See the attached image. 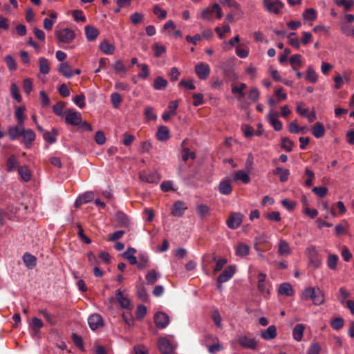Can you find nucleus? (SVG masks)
I'll list each match as a JSON object with an SVG mask.
<instances>
[{"instance_id":"58836bf2","label":"nucleus","mask_w":354,"mask_h":354,"mask_svg":"<svg viewBox=\"0 0 354 354\" xmlns=\"http://www.w3.org/2000/svg\"><path fill=\"white\" fill-rule=\"evenodd\" d=\"M136 250L135 248H129L126 252H124L123 256L127 259L131 265L137 264L136 257L134 256Z\"/></svg>"},{"instance_id":"72a5a7b5","label":"nucleus","mask_w":354,"mask_h":354,"mask_svg":"<svg viewBox=\"0 0 354 354\" xmlns=\"http://www.w3.org/2000/svg\"><path fill=\"white\" fill-rule=\"evenodd\" d=\"M304 329L305 327L303 324H299L295 326L292 330V337L296 341L299 342L301 340Z\"/></svg>"},{"instance_id":"39448f33","label":"nucleus","mask_w":354,"mask_h":354,"mask_svg":"<svg viewBox=\"0 0 354 354\" xmlns=\"http://www.w3.org/2000/svg\"><path fill=\"white\" fill-rule=\"evenodd\" d=\"M263 5L269 13L275 15L279 14L283 6L279 0H263Z\"/></svg>"},{"instance_id":"bb28decb","label":"nucleus","mask_w":354,"mask_h":354,"mask_svg":"<svg viewBox=\"0 0 354 354\" xmlns=\"http://www.w3.org/2000/svg\"><path fill=\"white\" fill-rule=\"evenodd\" d=\"M85 35L88 41L95 40L99 35L97 28L91 26H85Z\"/></svg>"},{"instance_id":"e433bc0d","label":"nucleus","mask_w":354,"mask_h":354,"mask_svg":"<svg viewBox=\"0 0 354 354\" xmlns=\"http://www.w3.org/2000/svg\"><path fill=\"white\" fill-rule=\"evenodd\" d=\"M115 221L118 222V225L120 227H128L129 226V219L127 215L121 212H118L115 214Z\"/></svg>"},{"instance_id":"a878e982","label":"nucleus","mask_w":354,"mask_h":354,"mask_svg":"<svg viewBox=\"0 0 354 354\" xmlns=\"http://www.w3.org/2000/svg\"><path fill=\"white\" fill-rule=\"evenodd\" d=\"M23 261H24L25 266L28 269H32L36 266V263H37L36 257L29 253H25L24 254Z\"/></svg>"},{"instance_id":"e2e57ef3","label":"nucleus","mask_w":354,"mask_h":354,"mask_svg":"<svg viewBox=\"0 0 354 354\" xmlns=\"http://www.w3.org/2000/svg\"><path fill=\"white\" fill-rule=\"evenodd\" d=\"M321 351V346L320 345L317 343L314 342L311 344L309 346V348L307 350V354H319Z\"/></svg>"},{"instance_id":"0eeeda50","label":"nucleus","mask_w":354,"mask_h":354,"mask_svg":"<svg viewBox=\"0 0 354 354\" xmlns=\"http://www.w3.org/2000/svg\"><path fill=\"white\" fill-rule=\"evenodd\" d=\"M64 120L66 124L78 126L81 122L82 115L78 111L68 109L65 111Z\"/></svg>"},{"instance_id":"4be33fe9","label":"nucleus","mask_w":354,"mask_h":354,"mask_svg":"<svg viewBox=\"0 0 354 354\" xmlns=\"http://www.w3.org/2000/svg\"><path fill=\"white\" fill-rule=\"evenodd\" d=\"M185 209H187L185 204L181 201H178L174 203L171 213L174 216L179 217L184 214Z\"/></svg>"},{"instance_id":"37998d69","label":"nucleus","mask_w":354,"mask_h":354,"mask_svg":"<svg viewBox=\"0 0 354 354\" xmlns=\"http://www.w3.org/2000/svg\"><path fill=\"white\" fill-rule=\"evenodd\" d=\"M26 109L24 106H18L15 109V115L19 125L24 126V111Z\"/></svg>"},{"instance_id":"79ce46f5","label":"nucleus","mask_w":354,"mask_h":354,"mask_svg":"<svg viewBox=\"0 0 354 354\" xmlns=\"http://www.w3.org/2000/svg\"><path fill=\"white\" fill-rule=\"evenodd\" d=\"M250 248L248 245L240 243L236 248V255L239 257H245L249 254Z\"/></svg>"},{"instance_id":"0e129e2a","label":"nucleus","mask_w":354,"mask_h":354,"mask_svg":"<svg viewBox=\"0 0 354 354\" xmlns=\"http://www.w3.org/2000/svg\"><path fill=\"white\" fill-rule=\"evenodd\" d=\"M240 41V38L239 35L235 36L233 39L229 40L228 42L223 43V49L225 50H228L230 47L234 46L236 44Z\"/></svg>"},{"instance_id":"9d476101","label":"nucleus","mask_w":354,"mask_h":354,"mask_svg":"<svg viewBox=\"0 0 354 354\" xmlns=\"http://www.w3.org/2000/svg\"><path fill=\"white\" fill-rule=\"evenodd\" d=\"M243 215L241 213H232L227 219L226 224L230 229L235 230L239 227L242 223Z\"/></svg>"},{"instance_id":"cd10ccee","label":"nucleus","mask_w":354,"mask_h":354,"mask_svg":"<svg viewBox=\"0 0 354 354\" xmlns=\"http://www.w3.org/2000/svg\"><path fill=\"white\" fill-rule=\"evenodd\" d=\"M261 336L266 340L274 339L277 336V329L274 326H270L266 330L261 332Z\"/></svg>"},{"instance_id":"09e8293b","label":"nucleus","mask_w":354,"mask_h":354,"mask_svg":"<svg viewBox=\"0 0 354 354\" xmlns=\"http://www.w3.org/2000/svg\"><path fill=\"white\" fill-rule=\"evenodd\" d=\"M304 19L307 21H314L317 18L316 10L314 8H308L303 13Z\"/></svg>"},{"instance_id":"393cba45","label":"nucleus","mask_w":354,"mask_h":354,"mask_svg":"<svg viewBox=\"0 0 354 354\" xmlns=\"http://www.w3.org/2000/svg\"><path fill=\"white\" fill-rule=\"evenodd\" d=\"M156 137L161 142L168 140L170 137L169 129L165 126L160 127L158 129Z\"/></svg>"},{"instance_id":"c03bdc74","label":"nucleus","mask_w":354,"mask_h":354,"mask_svg":"<svg viewBox=\"0 0 354 354\" xmlns=\"http://www.w3.org/2000/svg\"><path fill=\"white\" fill-rule=\"evenodd\" d=\"M339 257L337 254H330L327 258V266L330 270H335L337 268Z\"/></svg>"},{"instance_id":"f257e3e1","label":"nucleus","mask_w":354,"mask_h":354,"mask_svg":"<svg viewBox=\"0 0 354 354\" xmlns=\"http://www.w3.org/2000/svg\"><path fill=\"white\" fill-rule=\"evenodd\" d=\"M303 297L305 299H310L317 306L322 305L325 301L324 292L318 287L308 288L303 292Z\"/></svg>"},{"instance_id":"9b49d317","label":"nucleus","mask_w":354,"mask_h":354,"mask_svg":"<svg viewBox=\"0 0 354 354\" xmlns=\"http://www.w3.org/2000/svg\"><path fill=\"white\" fill-rule=\"evenodd\" d=\"M195 72L201 80H206L210 73V68L207 64L201 62L195 66Z\"/></svg>"},{"instance_id":"864d4df0","label":"nucleus","mask_w":354,"mask_h":354,"mask_svg":"<svg viewBox=\"0 0 354 354\" xmlns=\"http://www.w3.org/2000/svg\"><path fill=\"white\" fill-rule=\"evenodd\" d=\"M10 91L12 97L15 99L18 102H20L21 101V97L19 93L18 86L15 82L11 83Z\"/></svg>"},{"instance_id":"c756f323","label":"nucleus","mask_w":354,"mask_h":354,"mask_svg":"<svg viewBox=\"0 0 354 354\" xmlns=\"http://www.w3.org/2000/svg\"><path fill=\"white\" fill-rule=\"evenodd\" d=\"M278 252L281 256H287L291 253L289 244L285 240H280L278 244Z\"/></svg>"},{"instance_id":"680f3d73","label":"nucleus","mask_w":354,"mask_h":354,"mask_svg":"<svg viewBox=\"0 0 354 354\" xmlns=\"http://www.w3.org/2000/svg\"><path fill=\"white\" fill-rule=\"evenodd\" d=\"M111 101L114 108H118L122 102V97L118 93H113L111 95Z\"/></svg>"},{"instance_id":"1a4fd4ad","label":"nucleus","mask_w":354,"mask_h":354,"mask_svg":"<svg viewBox=\"0 0 354 354\" xmlns=\"http://www.w3.org/2000/svg\"><path fill=\"white\" fill-rule=\"evenodd\" d=\"M236 270V266L234 265L227 266L218 277L217 282L223 283L229 281L235 274Z\"/></svg>"},{"instance_id":"5fc2aeb1","label":"nucleus","mask_w":354,"mask_h":354,"mask_svg":"<svg viewBox=\"0 0 354 354\" xmlns=\"http://www.w3.org/2000/svg\"><path fill=\"white\" fill-rule=\"evenodd\" d=\"M153 12L160 19H164L167 17V12L165 10L162 9L158 5H156L153 7Z\"/></svg>"},{"instance_id":"de8ad7c7","label":"nucleus","mask_w":354,"mask_h":354,"mask_svg":"<svg viewBox=\"0 0 354 354\" xmlns=\"http://www.w3.org/2000/svg\"><path fill=\"white\" fill-rule=\"evenodd\" d=\"M57 131L53 129L51 131H46L44 132L43 133V138L45 140L48 142L49 143H54L55 142L57 138Z\"/></svg>"},{"instance_id":"f704fd0d","label":"nucleus","mask_w":354,"mask_h":354,"mask_svg":"<svg viewBox=\"0 0 354 354\" xmlns=\"http://www.w3.org/2000/svg\"><path fill=\"white\" fill-rule=\"evenodd\" d=\"M59 72L61 73L66 77L69 78L73 76V72L71 67L67 62H62L59 67Z\"/></svg>"},{"instance_id":"f8f14e48","label":"nucleus","mask_w":354,"mask_h":354,"mask_svg":"<svg viewBox=\"0 0 354 354\" xmlns=\"http://www.w3.org/2000/svg\"><path fill=\"white\" fill-rule=\"evenodd\" d=\"M154 322L158 328H165L169 323V317L166 313L158 312L154 315Z\"/></svg>"},{"instance_id":"c9c22d12","label":"nucleus","mask_w":354,"mask_h":354,"mask_svg":"<svg viewBox=\"0 0 354 354\" xmlns=\"http://www.w3.org/2000/svg\"><path fill=\"white\" fill-rule=\"evenodd\" d=\"M214 12V4L212 7L204 8L200 13L199 17L204 20L212 21V15Z\"/></svg>"},{"instance_id":"774afa93","label":"nucleus","mask_w":354,"mask_h":354,"mask_svg":"<svg viewBox=\"0 0 354 354\" xmlns=\"http://www.w3.org/2000/svg\"><path fill=\"white\" fill-rule=\"evenodd\" d=\"M196 211L198 214L203 218L208 214L209 209L207 205H200L197 207Z\"/></svg>"},{"instance_id":"a18cd8bd","label":"nucleus","mask_w":354,"mask_h":354,"mask_svg":"<svg viewBox=\"0 0 354 354\" xmlns=\"http://www.w3.org/2000/svg\"><path fill=\"white\" fill-rule=\"evenodd\" d=\"M167 84L168 82L165 79L160 76H158L154 80L153 88L156 90H162L166 88Z\"/></svg>"},{"instance_id":"8fccbe9b","label":"nucleus","mask_w":354,"mask_h":354,"mask_svg":"<svg viewBox=\"0 0 354 354\" xmlns=\"http://www.w3.org/2000/svg\"><path fill=\"white\" fill-rule=\"evenodd\" d=\"M212 318L214 324H216V326L218 328H223L222 318H221V316L217 309H215L213 310L212 314Z\"/></svg>"},{"instance_id":"4468645a","label":"nucleus","mask_w":354,"mask_h":354,"mask_svg":"<svg viewBox=\"0 0 354 354\" xmlns=\"http://www.w3.org/2000/svg\"><path fill=\"white\" fill-rule=\"evenodd\" d=\"M140 179L142 181L149 183H158L160 180L158 174L156 172H141L140 173Z\"/></svg>"},{"instance_id":"ddd939ff","label":"nucleus","mask_w":354,"mask_h":354,"mask_svg":"<svg viewBox=\"0 0 354 354\" xmlns=\"http://www.w3.org/2000/svg\"><path fill=\"white\" fill-rule=\"evenodd\" d=\"M278 112L271 110L268 115V121L275 131H280L282 129V123L278 120Z\"/></svg>"},{"instance_id":"4d7b16f0","label":"nucleus","mask_w":354,"mask_h":354,"mask_svg":"<svg viewBox=\"0 0 354 354\" xmlns=\"http://www.w3.org/2000/svg\"><path fill=\"white\" fill-rule=\"evenodd\" d=\"M44 326L42 321L37 317H33L30 325L35 333H38L39 330Z\"/></svg>"},{"instance_id":"7ed1b4c3","label":"nucleus","mask_w":354,"mask_h":354,"mask_svg":"<svg viewBox=\"0 0 354 354\" xmlns=\"http://www.w3.org/2000/svg\"><path fill=\"white\" fill-rule=\"evenodd\" d=\"M57 39L64 44H70L75 38L74 32L69 28H63L55 31Z\"/></svg>"},{"instance_id":"7c9ffc66","label":"nucleus","mask_w":354,"mask_h":354,"mask_svg":"<svg viewBox=\"0 0 354 354\" xmlns=\"http://www.w3.org/2000/svg\"><path fill=\"white\" fill-rule=\"evenodd\" d=\"M325 128L321 122H316L313 128V134L316 138H321L324 136Z\"/></svg>"},{"instance_id":"6ab92c4d","label":"nucleus","mask_w":354,"mask_h":354,"mask_svg":"<svg viewBox=\"0 0 354 354\" xmlns=\"http://www.w3.org/2000/svg\"><path fill=\"white\" fill-rule=\"evenodd\" d=\"M233 181L236 183L242 182L244 184H247L250 181V178L246 171L238 170L234 174Z\"/></svg>"},{"instance_id":"f03ea898","label":"nucleus","mask_w":354,"mask_h":354,"mask_svg":"<svg viewBox=\"0 0 354 354\" xmlns=\"http://www.w3.org/2000/svg\"><path fill=\"white\" fill-rule=\"evenodd\" d=\"M307 256L309 259V263L314 268L317 269L322 265V258L319 254V252L315 246L309 247L307 249Z\"/></svg>"},{"instance_id":"473e14b6","label":"nucleus","mask_w":354,"mask_h":354,"mask_svg":"<svg viewBox=\"0 0 354 354\" xmlns=\"http://www.w3.org/2000/svg\"><path fill=\"white\" fill-rule=\"evenodd\" d=\"M39 72L42 74L46 75L50 72V66L48 60L45 57H39Z\"/></svg>"},{"instance_id":"6e6d98bb","label":"nucleus","mask_w":354,"mask_h":354,"mask_svg":"<svg viewBox=\"0 0 354 354\" xmlns=\"http://www.w3.org/2000/svg\"><path fill=\"white\" fill-rule=\"evenodd\" d=\"M73 102L80 109L85 106V95L80 94L73 98Z\"/></svg>"},{"instance_id":"2f4dec72","label":"nucleus","mask_w":354,"mask_h":354,"mask_svg":"<svg viewBox=\"0 0 354 354\" xmlns=\"http://www.w3.org/2000/svg\"><path fill=\"white\" fill-rule=\"evenodd\" d=\"M350 297L349 291L344 287H340L337 292V300L342 305H344L346 299Z\"/></svg>"},{"instance_id":"20e7f679","label":"nucleus","mask_w":354,"mask_h":354,"mask_svg":"<svg viewBox=\"0 0 354 354\" xmlns=\"http://www.w3.org/2000/svg\"><path fill=\"white\" fill-rule=\"evenodd\" d=\"M236 341L241 346L245 348L255 349L257 346V342L255 338L249 337L245 334L237 335Z\"/></svg>"},{"instance_id":"ea45409f","label":"nucleus","mask_w":354,"mask_h":354,"mask_svg":"<svg viewBox=\"0 0 354 354\" xmlns=\"http://www.w3.org/2000/svg\"><path fill=\"white\" fill-rule=\"evenodd\" d=\"M18 173L21 178L25 182H28L30 180L31 172L26 166L20 167L18 169Z\"/></svg>"},{"instance_id":"bf43d9fd","label":"nucleus","mask_w":354,"mask_h":354,"mask_svg":"<svg viewBox=\"0 0 354 354\" xmlns=\"http://www.w3.org/2000/svg\"><path fill=\"white\" fill-rule=\"evenodd\" d=\"M305 174L308 177L305 181V186L309 187L313 185V180L315 178V173L308 168H306L305 170Z\"/></svg>"},{"instance_id":"338daca9","label":"nucleus","mask_w":354,"mask_h":354,"mask_svg":"<svg viewBox=\"0 0 354 354\" xmlns=\"http://www.w3.org/2000/svg\"><path fill=\"white\" fill-rule=\"evenodd\" d=\"M145 115L148 120H156L157 119V115L153 113V108L150 106L145 108Z\"/></svg>"},{"instance_id":"412c9836","label":"nucleus","mask_w":354,"mask_h":354,"mask_svg":"<svg viewBox=\"0 0 354 354\" xmlns=\"http://www.w3.org/2000/svg\"><path fill=\"white\" fill-rule=\"evenodd\" d=\"M94 198V194L93 192H86L83 194L79 196V197L76 199L75 205L76 207H79L80 205L87 203Z\"/></svg>"},{"instance_id":"4c0bfd02","label":"nucleus","mask_w":354,"mask_h":354,"mask_svg":"<svg viewBox=\"0 0 354 354\" xmlns=\"http://www.w3.org/2000/svg\"><path fill=\"white\" fill-rule=\"evenodd\" d=\"M24 125H19L18 124L17 126L10 127L8 129V135L11 140L16 139L19 136H21V133L24 129Z\"/></svg>"},{"instance_id":"c85d7f7f","label":"nucleus","mask_w":354,"mask_h":354,"mask_svg":"<svg viewBox=\"0 0 354 354\" xmlns=\"http://www.w3.org/2000/svg\"><path fill=\"white\" fill-rule=\"evenodd\" d=\"M318 75L312 66H308L306 69V80L310 83H316Z\"/></svg>"},{"instance_id":"69168bd1","label":"nucleus","mask_w":354,"mask_h":354,"mask_svg":"<svg viewBox=\"0 0 354 354\" xmlns=\"http://www.w3.org/2000/svg\"><path fill=\"white\" fill-rule=\"evenodd\" d=\"M313 192L319 197L323 198L327 194L328 189L326 187H315L313 189Z\"/></svg>"},{"instance_id":"a211bd4d","label":"nucleus","mask_w":354,"mask_h":354,"mask_svg":"<svg viewBox=\"0 0 354 354\" xmlns=\"http://www.w3.org/2000/svg\"><path fill=\"white\" fill-rule=\"evenodd\" d=\"M112 68L113 69L114 73L119 75L121 77H124L127 74V68L122 60L119 59L115 61L113 64Z\"/></svg>"},{"instance_id":"2eb2a0df","label":"nucleus","mask_w":354,"mask_h":354,"mask_svg":"<svg viewBox=\"0 0 354 354\" xmlns=\"http://www.w3.org/2000/svg\"><path fill=\"white\" fill-rule=\"evenodd\" d=\"M88 325L92 330H96L102 326L103 320L98 314H93L88 319Z\"/></svg>"},{"instance_id":"a19ab883","label":"nucleus","mask_w":354,"mask_h":354,"mask_svg":"<svg viewBox=\"0 0 354 354\" xmlns=\"http://www.w3.org/2000/svg\"><path fill=\"white\" fill-rule=\"evenodd\" d=\"M278 292L280 295H286V296H291L293 294V290L291 285L288 283H283L281 284Z\"/></svg>"},{"instance_id":"49530a36","label":"nucleus","mask_w":354,"mask_h":354,"mask_svg":"<svg viewBox=\"0 0 354 354\" xmlns=\"http://www.w3.org/2000/svg\"><path fill=\"white\" fill-rule=\"evenodd\" d=\"M160 275L156 272L155 270H149L146 274V280L149 285H153Z\"/></svg>"},{"instance_id":"5701e85b","label":"nucleus","mask_w":354,"mask_h":354,"mask_svg":"<svg viewBox=\"0 0 354 354\" xmlns=\"http://www.w3.org/2000/svg\"><path fill=\"white\" fill-rule=\"evenodd\" d=\"M99 48L106 55H113L115 50V47L106 39L100 43Z\"/></svg>"},{"instance_id":"423d86ee","label":"nucleus","mask_w":354,"mask_h":354,"mask_svg":"<svg viewBox=\"0 0 354 354\" xmlns=\"http://www.w3.org/2000/svg\"><path fill=\"white\" fill-rule=\"evenodd\" d=\"M266 274L260 272L257 275V288L259 291L264 297H267L270 293V286L268 282L266 281Z\"/></svg>"},{"instance_id":"b1692460","label":"nucleus","mask_w":354,"mask_h":354,"mask_svg":"<svg viewBox=\"0 0 354 354\" xmlns=\"http://www.w3.org/2000/svg\"><path fill=\"white\" fill-rule=\"evenodd\" d=\"M218 189L219 192L223 195H229L232 191L230 183L227 180H221L218 185Z\"/></svg>"},{"instance_id":"6e6552de","label":"nucleus","mask_w":354,"mask_h":354,"mask_svg":"<svg viewBox=\"0 0 354 354\" xmlns=\"http://www.w3.org/2000/svg\"><path fill=\"white\" fill-rule=\"evenodd\" d=\"M158 347L162 354H172L175 349V346L165 337L158 339Z\"/></svg>"},{"instance_id":"13d9d810","label":"nucleus","mask_w":354,"mask_h":354,"mask_svg":"<svg viewBox=\"0 0 354 354\" xmlns=\"http://www.w3.org/2000/svg\"><path fill=\"white\" fill-rule=\"evenodd\" d=\"M5 61H6V66L10 71L16 70L17 64H16L15 59H13V57L11 55H6L5 57Z\"/></svg>"},{"instance_id":"dca6fc26","label":"nucleus","mask_w":354,"mask_h":354,"mask_svg":"<svg viewBox=\"0 0 354 354\" xmlns=\"http://www.w3.org/2000/svg\"><path fill=\"white\" fill-rule=\"evenodd\" d=\"M115 297L121 308H129L131 302L127 295H123L120 290H117L115 291Z\"/></svg>"},{"instance_id":"f3484780","label":"nucleus","mask_w":354,"mask_h":354,"mask_svg":"<svg viewBox=\"0 0 354 354\" xmlns=\"http://www.w3.org/2000/svg\"><path fill=\"white\" fill-rule=\"evenodd\" d=\"M178 106V102L177 100L170 102L168 106L169 110L162 114V120L167 122L171 118V117L174 116L176 114V109Z\"/></svg>"},{"instance_id":"3c124183","label":"nucleus","mask_w":354,"mask_h":354,"mask_svg":"<svg viewBox=\"0 0 354 354\" xmlns=\"http://www.w3.org/2000/svg\"><path fill=\"white\" fill-rule=\"evenodd\" d=\"M137 294L138 297L143 301H146L148 299V295L147 290L143 285L137 286Z\"/></svg>"},{"instance_id":"aec40b11","label":"nucleus","mask_w":354,"mask_h":354,"mask_svg":"<svg viewBox=\"0 0 354 354\" xmlns=\"http://www.w3.org/2000/svg\"><path fill=\"white\" fill-rule=\"evenodd\" d=\"M21 136L23 137V140L27 147H30L32 141L35 139V133L31 129H23Z\"/></svg>"},{"instance_id":"603ef678","label":"nucleus","mask_w":354,"mask_h":354,"mask_svg":"<svg viewBox=\"0 0 354 354\" xmlns=\"http://www.w3.org/2000/svg\"><path fill=\"white\" fill-rule=\"evenodd\" d=\"M18 165V161L15 156H11L8 158L7 161L8 171H11L16 169Z\"/></svg>"},{"instance_id":"052dcab7","label":"nucleus","mask_w":354,"mask_h":354,"mask_svg":"<svg viewBox=\"0 0 354 354\" xmlns=\"http://www.w3.org/2000/svg\"><path fill=\"white\" fill-rule=\"evenodd\" d=\"M294 145L293 141L290 140L288 138H284L281 140V147L286 151H291L292 150V147Z\"/></svg>"}]
</instances>
